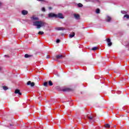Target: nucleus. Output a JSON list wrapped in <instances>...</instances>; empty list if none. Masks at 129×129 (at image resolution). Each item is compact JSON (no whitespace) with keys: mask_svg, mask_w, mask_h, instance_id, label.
<instances>
[{"mask_svg":"<svg viewBox=\"0 0 129 129\" xmlns=\"http://www.w3.org/2000/svg\"><path fill=\"white\" fill-rule=\"evenodd\" d=\"M60 42V39H57L56 40V43H58Z\"/></svg>","mask_w":129,"mask_h":129,"instance_id":"nucleus-29","label":"nucleus"},{"mask_svg":"<svg viewBox=\"0 0 129 129\" xmlns=\"http://www.w3.org/2000/svg\"><path fill=\"white\" fill-rule=\"evenodd\" d=\"M27 85H30V86H31V87L35 86V83L34 82L31 83V81H28L27 83Z\"/></svg>","mask_w":129,"mask_h":129,"instance_id":"nucleus-6","label":"nucleus"},{"mask_svg":"<svg viewBox=\"0 0 129 129\" xmlns=\"http://www.w3.org/2000/svg\"><path fill=\"white\" fill-rule=\"evenodd\" d=\"M48 84H49V86H52V85H53V83H52V81H49L48 82Z\"/></svg>","mask_w":129,"mask_h":129,"instance_id":"nucleus-20","label":"nucleus"},{"mask_svg":"<svg viewBox=\"0 0 129 129\" xmlns=\"http://www.w3.org/2000/svg\"><path fill=\"white\" fill-rule=\"evenodd\" d=\"M45 25V23L43 21H35L33 22V26L37 27V29H40Z\"/></svg>","mask_w":129,"mask_h":129,"instance_id":"nucleus-1","label":"nucleus"},{"mask_svg":"<svg viewBox=\"0 0 129 129\" xmlns=\"http://www.w3.org/2000/svg\"><path fill=\"white\" fill-rule=\"evenodd\" d=\"M121 14H123V15H125V14H126V12L124 11H121Z\"/></svg>","mask_w":129,"mask_h":129,"instance_id":"nucleus-26","label":"nucleus"},{"mask_svg":"<svg viewBox=\"0 0 129 129\" xmlns=\"http://www.w3.org/2000/svg\"><path fill=\"white\" fill-rule=\"evenodd\" d=\"M2 67H0V71H2Z\"/></svg>","mask_w":129,"mask_h":129,"instance_id":"nucleus-32","label":"nucleus"},{"mask_svg":"<svg viewBox=\"0 0 129 129\" xmlns=\"http://www.w3.org/2000/svg\"><path fill=\"white\" fill-rule=\"evenodd\" d=\"M62 91H70V89L68 88H64L62 89Z\"/></svg>","mask_w":129,"mask_h":129,"instance_id":"nucleus-13","label":"nucleus"},{"mask_svg":"<svg viewBox=\"0 0 129 129\" xmlns=\"http://www.w3.org/2000/svg\"><path fill=\"white\" fill-rule=\"evenodd\" d=\"M2 6V3H0V6Z\"/></svg>","mask_w":129,"mask_h":129,"instance_id":"nucleus-35","label":"nucleus"},{"mask_svg":"<svg viewBox=\"0 0 129 129\" xmlns=\"http://www.w3.org/2000/svg\"><path fill=\"white\" fill-rule=\"evenodd\" d=\"M30 55H29V54H26L25 55V58H29V57H30Z\"/></svg>","mask_w":129,"mask_h":129,"instance_id":"nucleus-25","label":"nucleus"},{"mask_svg":"<svg viewBox=\"0 0 129 129\" xmlns=\"http://www.w3.org/2000/svg\"><path fill=\"white\" fill-rule=\"evenodd\" d=\"M78 7H79V8H82V7H83V5L81 3H79L78 4Z\"/></svg>","mask_w":129,"mask_h":129,"instance_id":"nucleus-19","label":"nucleus"},{"mask_svg":"<svg viewBox=\"0 0 129 129\" xmlns=\"http://www.w3.org/2000/svg\"><path fill=\"white\" fill-rule=\"evenodd\" d=\"M49 58H50V56L49 55H47L46 56V59H49Z\"/></svg>","mask_w":129,"mask_h":129,"instance_id":"nucleus-30","label":"nucleus"},{"mask_svg":"<svg viewBox=\"0 0 129 129\" xmlns=\"http://www.w3.org/2000/svg\"><path fill=\"white\" fill-rule=\"evenodd\" d=\"M116 126V125H114V127H115Z\"/></svg>","mask_w":129,"mask_h":129,"instance_id":"nucleus-36","label":"nucleus"},{"mask_svg":"<svg viewBox=\"0 0 129 129\" xmlns=\"http://www.w3.org/2000/svg\"><path fill=\"white\" fill-rule=\"evenodd\" d=\"M91 2H92V3H98L99 4L100 3L99 0H91Z\"/></svg>","mask_w":129,"mask_h":129,"instance_id":"nucleus-15","label":"nucleus"},{"mask_svg":"<svg viewBox=\"0 0 129 129\" xmlns=\"http://www.w3.org/2000/svg\"><path fill=\"white\" fill-rule=\"evenodd\" d=\"M41 10L42 12H45V8H42Z\"/></svg>","mask_w":129,"mask_h":129,"instance_id":"nucleus-28","label":"nucleus"},{"mask_svg":"<svg viewBox=\"0 0 129 129\" xmlns=\"http://www.w3.org/2000/svg\"><path fill=\"white\" fill-rule=\"evenodd\" d=\"M74 17L76 20H79L80 19V15L78 14H74Z\"/></svg>","mask_w":129,"mask_h":129,"instance_id":"nucleus-4","label":"nucleus"},{"mask_svg":"<svg viewBox=\"0 0 129 129\" xmlns=\"http://www.w3.org/2000/svg\"><path fill=\"white\" fill-rule=\"evenodd\" d=\"M38 2H44V0H37Z\"/></svg>","mask_w":129,"mask_h":129,"instance_id":"nucleus-31","label":"nucleus"},{"mask_svg":"<svg viewBox=\"0 0 129 129\" xmlns=\"http://www.w3.org/2000/svg\"><path fill=\"white\" fill-rule=\"evenodd\" d=\"M5 57H9V56L7 55H5Z\"/></svg>","mask_w":129,"mask_h":129,"instance_id":"nucleus-33","label":"nucleus"},{"mask_svg":"<svg viewBox=\"0 0 129 129\" xmlns=\"http://www.w3.org/2000/svg\"><path fill=\"white\" fill-rule=\"evenodd\" d=\"M97 49V47H94L92 48V51H95V50Z\"/></svg>","mask_w":129,"mask_h":129,"instance_id":"nucleus-24","label":"nucleus"},{"mask_svg":"<svg viewBox=\"0 0 129 129\" xmlns=\"http://www.w3.org/2000/svg\"><path fill=\"white\" fill-rule=\"evenodd\" d=\"M15 93L16 94H19V95H22V93L20 92V90L19 89H16L15 91Z\"/></svg>","mask_w":129,"mask_h":129,"instance_id":"nucleus-10","label":"nucleus"},{"mask_svg":"<svg viewBox=\"0 0 129 129\" xmlns=\"http://www.w3.org/2000/svg\"><path fill=\"white\" fill-rule=\"evenodd\" d=\"M49 10H51V9H52V8L49 7Z\"/></svg>","mask_w":129,"mask_h":129,"instance_id":"nucleus-34","label":"nucleus"},{"mask_svg":"<svg viewBox=\"0 0 129 129\" xmlns=\"http://www.w3.org/2000/svg\"><path fill=\"white\" fill-rule=\"evenodd\" d=\"M22 14L23 15V16H26V15H28V11L23 10L22 11Z\"/></svg>","mask_w":129,"mask_h":129,"instance_id":"nucleus-9","label":"nucleus"},{"mask_svg":"<svg viewBox=\"0 0 129 129\" xmlns=\"http://www.w3.org/2000/svg\"><path fill=\"white\" fill-rule=\"evenodd\" d=\"M33 20H39V18H38L37 17H34L33 18Z\"/></svg>","mask_w":129,"mask_h":129,"instance_id":"nucleus-27","label":"nucleus"},{"mask_svg":"<svg viewBox=\"0 0 129 129\" xmlns=\"http://www.w3.org/2000/svg\"><path fill=\"white\" fill-rule=\"evenodd\" d=\"M106 22H108V23H109V22L111 21V17H110V16H107L106 18Z\"/></svg>","mask_w":129,"mask_h":129,"instance_id":"nucleus-8","label":"nucleus"},{"mask_svg":"<svg viewBox=\"0 0 129 129\" xmlns=\"http://www.w3.org/2000/svg\"><path fill=\"white\" fill-rule=\"evenodd\" d=\"M38 35H44V32H43V31H39L38 32Z\"/></svg>","mask_w":129,"mask_h":129,"instance_id":"nucleus-23","label":"nucleus"},{"mask_svg":"<svg viewBox=\"0 0 129 129\" xmlns=\"http://www.w3.org/2000/svg\"><path fill=\"white\" fill-rule=\"evenodd\" d=\"M43 86H45V87H47L48 86V82H45L43 84Z\"/></svg>","mask_w":129,"mask_h":129,"instance_id":"nucleus-18","label":"nucleus"},{"mask_svg":"<svg viewBox=\"0 0 129 129\" xmlns=\"http://www.w3.org/2000/svg\"><path fill=\"white\" fill-rule=\"evenodd\" d=\"M96 14H99V13H100V10H99V9H97L96 10Z\"/></svg>","mask_w":129,"mask_h":129,"instance_id":"nucleus-21","label":"nucleus"},{"mask_svg":"<svg viewBox=\"0 0 129 129\" xmlns=\"http://www.w3.org/2000/svg\"><path fill=\"white\" fill-rule=\"evenodd\" d=\"M75 36V33L73 32L72 34H70V38H73Z\"/></svg>","mask_w":129,"mask_h":129,"instance_id":"nucleus-14","label":"nucleus"},{"mask_svg":"<svg viewBox=\"0 0 129 129\" xmlns=\"http://www.w3.org/2000/svg\"><path fill=\"white\" fill-rule=\"evenodd\" d=\"M107 42L108 43V46L109 47H110V46H111V45H112V43L111 42V41H110V39L108 38L107 39Z\"/></svg>","mask_w":129,"mask_h":129,"instance_id":"nucleus-7","label":"nucleus"},{"mask_svg":"<svg viewBox=\"0 0 129 129\" xmlns=\"http://www.w3.org/2000/svg\"><path fill=\"white\" fill-rule=\"evenodd\" d=\"M56 59H63L64 58V56L62 55H58L56 56Z\"/></svg>","mask_w":129,"mask_h":129,"instance_id":"nucleus-12","label":"nucleus"},{"mask_svg":"<svg viewBox=\"0 0 129 129\" xmlns=\"http://www.w3.org/2000/svg\"><path fill=\"white\" fill-rule=\"evenodd\" d=\"M57 15L53 13H49L48 14V18H56Z\"/></svg>","mask_w":129,"mask_h":129,"instance_id":"nucleus-5","label":"nucleus"},{"mask_svg":"<svg viewBox=\"0 0 129 129\" xmlns=\"http://www.w3.org/2000/svg\"><path fill=\"white\" fill-rule=\"evenodd\" d=\"M3 89H4V90H8L9 89L8 87H7L6 86H3Z\"/></svg>","mask_w":129,"mask_h":129,"instance_id":"nucleus-16","label":"nucleus"},{"mask_svg":"<svg viewBox=\"0 0 129 129\" xmlns=\"http://www.w3.org/2000/svg\"><path fill=\"white\" fill-rule=\"evenodd\" d=\"M56 16L55 18H58L59 19H64V16H63V14L61 13H58V14H56Z\"/></svg>","mask_w":129,"mask_h":129,"instance_id":"nucleus-3","label":"nucleus"},{"mask_svg":"<svg viewBox=\"0 0 129 129\" xmlns=\"http://www.w3.org/2000/svg\"><path fill=\"white\" fill-rule=\"evenodd\" d=\"M123 18H126V19H129V15L127 14H126L124 15Z\"/></svg>","mask_w":129,"mask_h":129,"instance_id":"nucleus-22","label":"nucleus"},{"mask_svg":"<svg viewBox=\"0 0 129 129\" xmlns=\"http://www.w3.org/2000/svg\"><path fill=\"white\" fill-rule=\"evenodd\" d=\"M105 127H108V128H109L110 127V125L109 124H105Z\"/></svg>","mask_w":129,"mask_h":129,"instance_id":"nucleus-17","label":"nucleus"},{"mask_svg":"<svg viewBox=\"0 0 129 129\" xmlns=\"http://www.w3.org/2000/svg\"><path fill=\"white\" fill-rule=\"evenodd\" d=\"M55 30L56 31H62L63 30H65L63 27H56L55 28Z\"/></svg>","mask_w":129,"mask_h":129,"instance_id":"nucleus-11","label":"nucleus"},{"mask_svg":"<svg viewBox=\"0 0 129 129\" xmlns=\"http://www.w3.org/2000/svg\"><path fill=\"white\" fill-rule=\"evenodd\" d=\"M87 117L90 120V121H93V118H94V116L93 115H88Z\"/></svg>","mask_w":129,"mask_h":129,"instance_id":"nucleus-2","label":"nucleus"}]
</instances>
